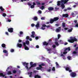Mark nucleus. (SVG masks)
<instances>
[{"instance_id":"1","label":"nucleus","mask_w":78,"mask_h":78,"mask_svg":"<svg viewBox=\"0 0 78 78\" xmlns=\"http://www.w3.org/2000/svg\"><path fill=\"white\" fill-rule=\"evenodd\" d=\"M29 64V63H26V62H24L23 63V66H25V65H26L25 67L26 68H27V70H30V69H31V68H32V67H34L37 66V64H36V63H34L32 65H31L30 67L28 68V66Z\"/></svg>"},{"instance_id":"2","label":"nucleus","mask_w":78,"mask_h":78,"mask_svg":"<svg viewBox=\"0 0 78 78\" xmlns=\"http://www.w3.org/2000/svg\"><path fill=\"white\" fill-rule=\"evenodd\" d=\"M70 39L68 40V41L70 43H73L75 41H77V39L75 37L73 38L72 37L70 38Z\"/></svg>"},{"instance_id":"3","label":"nucleus","mask_w":78,"mask_h":78,"mask_svg":"<svg viewBox=\"0 0 78 78\" xmlns=\"http://www.w3.org/2000/svg\"><path fill=\"white\" fill-rule=\"evenodd\" d=\"M70 76L73 78H75L76 76V73L75 72H73L70 73Z\"/></svg>"},{"instance_id":"4","label":"nucleus","mask_w":78,"mask_h":78,"mask_svg":"<svg viewBox=\"0 0 78 78\" xmlns=\"http://www.w3.org/2000/svg\"><path fill=\"white\" fill-rule=\"evenodd\" d=\"M63 3L64 4V1H62V0H61V1H58L57 2V6H60L61 5V3Z\"/></svg>"},{"instance_id":"5","label":"nucleus","mask_w":78,"mask_h":78,"mask_svg":"<svg viewBox=\"0 0 78 78\" xmlns=\"http://www.w3.org/2000/svg\"><path fill=\"white\" fill-rule=\"evenodd\" d=\"M3 53L5 54V56H8V51L5 49L3 50Z\"/></svg>"},{"instance_id":"6","label":"nucleus","mask_w":78,"mask_h":78,"mask_svg":"<svg viewBox=\"0 0 78 78\" xmlns=\"http://www.w3.org/2000/svg\"><path fill=\"white\" fill-rule=\"evenodd\" d=\"M65 69H66V71H69L70 69H71V67H70V66H67L66 67H64Z\"/></svg>"},{"instance_id":"7","label":"nucleus","mask_w":78,"mask_h":78,"mask_svg":"<svg viewBox=\"0 0 78 78\" xmlns=\"http://www.w3.org/2000/svg\"><path fill=\"white\" fill-rule=\"evenodd\" d=\"M36 27L37 28V29L38 30V28L40 27L41 26H40V24L39 23V22H37V25H35Z\"/></svg>"},{"instance_id":"8","label":"nucleus","mask_w":78,"mask_h":78,"mask_svg":"<svg viewBox=\"0 0 78 78\" xmlns=\"http://www.w3.org/2000/svg\"><path fill=\"white\" fill-rule=\"evenodd\" d=\"M8 31L9 33H13V28H11L8 29Z\"/></svg>"},{"instance_id":"9","label":"nucleus","mask_w":78,"mask_h":78,"mask_svg":"<svg viewBox=\"0 0 78 78\" xmlns=\"http://www.w3.org/2000/svg\"><path fill=\"white\" fill-rule=\"evenodd\" d=\"M62 16L63 17H65L66 18H67L69 17V14L67 13L65 14H63L62 15Z\"/></svg>"},{"instance_id":"10","label":"nucleus","mask_w":78,"mask_h":78,"mask_svg":"<svg viewBox=\"0 0 78 78\" xmlns=\"http://www.w3.org/2000/svg\"><path fill=\"white\" fill-rule=\"evenodd\" d=\"M31 33H32V35H31V37L34 38V35H35V32L34 31H32Z\"/></svg>"},{"instance_id":"11","label":"nucleus","mask_w":78,"mask_h":78,"mask_svg":"<svg viewBox=\"0 0 78 78\" xmlns=\"http://www.w3.org/2000/svg\"><path fill=\"white\" fill-rule=\"evenodd\" d=\"M59 19V18L58 17H55L53 19H54V20L55 22H56V21L58 20Z\"/></svg>"},{"instance_id":"12","label":"nucleus","mask_w":78,"mask_h":78,"mask_svg":"<svg viewBox=\"0 0 78 78\" xmlns=\"http://www.w3.org/2000/svg\"><path fill=\"white\" fill-rule=\"evenodd\" d=\"M17 47H19V48H22V44L20 43H17Z\"/></svg>"},{"instance_id":"13","label":"nucleus","mask_w":78,"mask_h":78,"mask_svg":"<svg viewBox=\"0 0 78 78\" xmlns=\"http://www.w3.org/2000/svg\"><path fill=\"white\" fill-rule=\"evenodd\" d=\"M67 50L68 51H70V47H68L66 48H65L64 51H67Z\"/></svg>"},{"instance_id":"14","label":"nucleus","mask_w":78,"mask_h":78,"mask_svg":"<svg viewBox=\"0 0 78 78\" xmlns=\"http://www.w3.org/2000/svg\"><path fill=\"white\" fill-rule=\"evenodd\" d=\"M55 22V21L54 20V19H53L52 18L50 20V23L52 24Z\"/></svg>"},{"instance_id":"15","label":"nucleus","mask_w":78,"mask_h":78,"mask_svg":"<svg viewBox=\"0 0 78 78\" xmlns=\"http://www.w3.org/2000/svg\"><path fill=\"white\" fill-rule=\"evenodd\" d=\"M39 67H37V70H41V69H42V66H41V65H39Z\"/></svg>"},{"instance_id":"16","label":"nucleus","mask_w":78,"mask_h":78,"mask_svg":"<svg viewBox=\"0 0 78 78\" xmlns=\"http://www.w3.org/2000/svg\"><path fill=\"white\" fill-rule=\"evenodd\" d=\"M43 45H46V46H47L48 45V43L46 41H44L43 42Z\"/></svg>"},{"instance_id":"17","label":"nucleus","mask_w":78,"mask_h":78,"mask_svg":"<svg viewBox=\"0 0 78 78\" xmlns=\"http://www.w3.org/2000/svg\"><path fill=\"white\" fill-rule=\"evenodd\" d=\"M2 48H6V44H5L3 43L2 44Z\"/></svg>"},{"instance_id":"18","label":"nucleus","mask_w":78,"mask_h":78,"mask_svg":"<svg viewBox=\"0 0 78 78\" xmlns=\"http://www.w3.org/2000/svg\"><path fill=\"white\" fill-rule=\"evenodd\" d=\"M61 30V27H58V29H57L56 30V31L57 33L59 32H60V31Z\"/></svg>"},{"instance_id":"19","label":"nucleus","mask_w":78,"mask_h":78,"mask_svg":"<svg viewBox=\"0 0 78 78\" xmlns=\"http://www.w3.org/2000/svg\"><path fill=\"white\" fill-rule=\"evenodd\" d=\"M48 9L49 11H53L54 9V8L51 7H50L48 8Z\"/></svg>"},{"instance_id":"20","label":"nucleus","mask_w":78,"mask_h":78,"mask_svg":"<svg viewBox=\"0 0 78 78\" xmlns=\"http://www.w3.org/2000/svg\"><path fill=\"white\" fill-rule=\"evenodd\" d=\"M35 78H41V76L38 75H36L34 76Z\"/></svg>"},{"instance_id":"21","label":"nucleus","mask_w":78,"mask_h":78,"mask_svg":"<svg viewBox=\"0 0 78 78\" xmlns=\"http://www.w3.org/2000/svg\"><path fill=\"white\" fill-rule=\"evenodd\" d=\"M62 9H64L65 8V5H64V4L63 3H62L61 5Z\"/></svg>"},{"instance_id":"22","label":"nucleus","mask_w":78,"mask_h":78,"mask_svg":"<svg viewBox=\"0 0 78 78\" xmlns=\"http://www.w3.org/2000/svg\"><path fill=\"white\" fill-rule=\"evenodd\" d=\"M75 12H76L75 11L71 13V15L73 17H75V16H74V15H75Z\"/></svg>"},{"instance_id":"23","label":"nucleus","mask_w":78,"mask_h":78,"mask_svg":"<svg viewBox=\"0 0 78 78\" xmlns=\"http://www.w3.org/2000/svg\"><path fill=\"white\" fill-rule=\"evenodd\" d=\"M28 74H30L29 77H32V74H33V73L32 72L28 73Z\"/></svg>"},{"instance_id":"24","label":"nucleus","mask_w":78,"mask_h":78,"mask_svg":"<svg viewBox=\"0 0 78 78\" xmlns=\"http://www.w3.org/2000/svg\"><path fill=\"white\" fill-rule=\"evenodd\" d=\"M24 49L25 50H29V48H28V47L26 46L25 47H24Z\"/></svg>"},{"instance_id":"25","label":"nucleus","mask_w":78,"mask_h":78,"mask_svg":"<svg viewBox=\"0 0 78 78\" xmlns=\"http://www.w3.org/2000/svg\"><path fill=\"white\" fill-rule=\"evenodd\" d=\"M34 20H35V21H36V20H37V16H35L33 18Z\"/></svg>"},{"instance_id":"26","label":"nucleus","mask_w":78,"mask_h":78,"mask_svg":"<svg viewBox=\"0 0 78 78\" xmlns=\"http://www.w3.org/2000/svg\"><path fill=\"white\" fill-rule=\"evenodd\" d=\"M26 44L27 45H29L30 44V41L28 40H27L26 41Z\"/></svg>"},{"instance_id":"27","label":"nucleus","mask_w":78,"mask_h":78,"mask_svg":"<svg viewBox=\"0 0 78 78\" xmlns=\"http://www.w3.org/2000/svg\"><path fill=\"white\" fill-rule=\"evenodd\" d=\"M0 76H2V77H5V75H3V73H0Z\"/></svg>"},{"instance_id":"28","label":"nucleus","mask_w":78,"mask_h":78,"mask_svg":"<svg viewBox=\"0 0 78 78\" xmlns=\"http://www.w3.org/2000/svg\"><path fill=\"white\" fill-rule=\"evenodd\" d=\"M73 30V28H71L70 29H69V30H68V32L69 33H70V32H72V30Z\"/></svg>"},{"instance_id":"29","label":"nucleus","mask_w":78,"mask_h":78,"mask_svg":"<svg viewBox=\"0 0 78 78\" xmlns=\"http://www.w3.org/2000/svg\"><path fill=\"white\" fill-rule=\"evenodd\" d=\"M66 24L65 23H62V26L63 28H65V27H66Z\"/></svg>"},{"instance_id":"30","label":"nucleus","mask_w":78,"mask_h":78,"mask_svg":"<svg viewBox=\"0 0 78 78\" xmlns=\"http://www.w3.org/2000/svg\"><path fill=\"white\" fill-rule=\"evenodd\" d=\"M47 51H49L48 53H51V49H47Z\"/></svg>"},{"instance_id":"31","label":"nucleus","mask_w":78,"mask_h":78,"mask_svg":"<svg viewBox=\"0 0 78 78\" xmlns=\"http://www.w3.org/2000/svg\"><path fill=\"white\" fill-rule=\"evenodd\" d=\"M12 72L13 73L15 74V73H17V71H16L15 70H13Z\"/></svg>"},{"instance_id":"32","label":"nucleus","mask_w":78,"mask_h":78,"mask_svg":"<svg viewBox=\"0 0 78 78\" xmlns=\"http://www.w3.org/2000/svg\"><path fill=\"white\" fill-rule=\"evenodd\" d=\"M7 74L8 75H11V74H12L11 71H8L7 73Z\"/></svg>"},{"instance_id":"33","label":"nucleus","mask_w":78,"mask_h":78,"mask_svg":"<svg viewBox=\"0 0 78 78\" xmlns=\"http://www.w3.org/2000/svg\"><path fill=\"white\" fill-rule=\"evenodd\" d=\"M0 9L1 10V11H4V9L3 8V7L2 6L0 7Z\"/></svg>"},{"instance_id":"34","label":"nucleus","mask_w":78,"mask_h":78,"mask_svg":"<svg viewBox=\"0 0 78 78\" xmlns=\"http://www.w3.org/2000/svg\"><path fill=\"white\" fill-rule=\"evenodd\" d=\"M55 64H56V66L58 68L59 67V64L58 63V62H56Z\"/></svg>"},{"instance_id":"35","label":"nucleus","mask_w":78,"mask_h":78,"mask_svg":"<svg viewBox=\"0 0 78 78\" xmlns=\"http://www.w3.org/2000/svg\"><path fill=\"white\" fill-rule=\"evenodd\" d=\"M2 16L5 17H6V14L5 13H3L2 14Z\"/></svg>"},{"instance_id":"36","label":"nucleus","mask_w":78,"mask_h":78,"mask_svg":"<svg viewBox=\"0 0 78 78\" xmlns=\"http://www.w3.org/2000/svg\"><path fill=\"white\" fill-rule=\"evenodd\" d=\"M49 69H50L47 70V71H48V72H51V68L50 67Z\"/></svg>"},{"instance_id":"37","label":"nucleus","mask_w":78,"mask_h":78,"mask_svg":"<svg viewBox=\"0 0 78 78\" xmlns=\"http://www.w3.org/2000/svg\"><path fill=\"white\" fill-rule=\"evenodd\" d=\"M52 70V71H54V72H55V67H53Z\"/></svg>"},{"instance_id":"38","label":"nucleus","mask_w":78,"mask_h":78,"mask_svg":"<svg viewBox=\"0 0 78 78\" xmlns=\"http://www.w3.org/2000/svg\"><path fill=\"white\" fill-rule=\"evenodd\" d=\"M36 3H37V5H41V3L38 2H36Z\"/></svg>"},{"instance_id":"39","label":"nucleus","mask_w":78,"mask_h":78,"mask_svg":"<svg viewBox=\"0 0 78 78\" xmlns=\"http://www.w3.org/2000/svg\"><path fill=\"white\" fill-rule=\"evenodd\" d=\"M41 30H44L45 29V28L44 27H43V26H42L41 27Z\"/></svg>"},{"instance_id":"40","label":"nucleus","mask_w":78,"mask_h":78,"mask_svg":"<svg viewBox=\"0 0 78 78\" xmlns=\"http://www.w3.org/2000/svg\"><path fill=\"white\" fill-rule=\"evenodd\" d=\"M55 45H57V46H58V45H59V43H58L57 42H55Z\"/></svg>"},{"instance_id":"41","label":"nucleus","mask_w":78,"mask_h":78,"mask_svg":"<svg viewBox=\"0 0 78 78\" xmlns=\"http://www.w3.org/2000/svg\"><path fill=\"white\" fill-rule=\"evenodd\" d=\"M48 45H52V42H48Z\"/></svg>"},{"instance_id":"42","label":"nucleus","mask_w":78,"mask_h":78,"mask_svg":"<svg viewBox=\"0 0 78 78\" xmlns=\"http://www.w3.org/2000/svg\"><path fill=\"white\" fill-rule=\"evenodd\" d=\"M41 65V66H45V64L44 63H41V65Z\"/></svg>"},{"instance_id":"43","label":"nucleus","mask_w":78,"mask_h":78,"mask_svg":"<svg viewBox=\"0 0 78 78\" xmlns=\"http://www.w3.org/2000/svg\"><path fill=\"white\" fill-rule=\"evenodd\" d=\"M73 54L74 55H76V54H77V52H76V51H74L73 52Z\"/></svg>"},{"instance_id":"44","label":"nucleus","mask_w":78,"mask_h":78,"mask_svg":"<svg viewBox=\"0 0 78 78\" xmlns=\"http://www.w3.org/2000/svg\"><path fill=\"white\" fill-rule=\"evenodd\" d=\"M11 52H12H12H14V49H12L10 50Z\"/></svg>"},{"instance_id":"45","label":"nucleus","mask_w":78,"mask_h":78,"mask_svg":"<svg viewBox=\"0 0 78 78\" xmlns=\"http://www.w3.org/2000/svg\"><path fill=\"white\" fill-rule=\"evenodd\" d=\"M29 39H30V37H29V36H27L26 37V39H27V40H29Z\"/></svg>"},{"instance_id":"46","label":"nucleus","mask_w":78,"mask_h":78,"mask_svg":"<svg viewBox=\"0 0 78 78\" xmlns=\"http://www.w3.org/2000/svg\"><path fill=\"white\" fill-rule=\"evenodd\" d=\"M52 47L53 48H56V45L54 44L52 45Z\"/></svg>"},{"instance_id":"47","label":"nucleus","mask_w":78,"mask_h":78,"mask_svg":"<svg viewBox=\"0 0 78 78\" xmlns=\"http://www.w3.org/2000/svg\"><path fill=\"white\" fill-rule=\"evenodd\" d=\"M67 58H68V59H69V60H70L71 57L70 56H68Z\"/></svg>"},{"instance_id":"48","label":"nucleus","mask_w":78,"mask_h":78,"mask_svg":"<svg viewBox=\"0 0 78 78\" xmlns=\"http://www.w3.org/2000/svg\"><path fill=\"white\" fill-rule=\"evenodd\" d=\"M30 8H32V9L34 8V5H31L30 6Z\"/></svg>"},{"instance_id":"49","label":"nucleus","mask_w":78,"mask_h":78,"mask_svg":"<svg viewBox=\"0 0 78 78\" xmlns=\"http://www.w3.org/2000/svg\"><path fill=\"white\" fill-rule=\"evenodd\" d=\"M23 46L24 47H26V46H27L26 45V42H23Z\"/></svg>"},{"instance_id":"50","label":"nucleus","mask_w":78,"mask_h":78,"mask_svg":"<svg viewBox=\"0 0 78 78\" xmlns=\"http://www.w3.org/2000/svg\"><path fill=\"white\" fill-rule=\"evenodd\" d=\"M45 8V7H44V6H42L41 7V9L42 10H43L44 9V8Z\"/></svg>"},{"instance_id":"51","label":"nucleus","mask_w":78,"mask_h":78,"mask_svg":"<svg viewBox=\"0 0 78 78\" xmlns=\"http://www.w3.org/2000/svg\"><path fill=\"white\" fill-rule=\"evenodd\" d=\"M23 33V32L22 31H20V34L21 35H22Z\"/></svg>"},{"instance_id":"52","label":"nucleus","mask_w":78,"mask_h":78,"mask_svg":"<svg viewBox=\"0 0 78 78\" xmlns=\"http://www.w3.org/2000/svg\"><path fill=\"white\" fill-rule=\"evenodd\" d=\"M58 39H59V38H60V37H61V35L60 34H58Z\"/></svg>"},{"instance_id":"53","label":"nucleus","mask_w":78,"mask_h":78,"mask_svg":"<svg viewBox=\"0 0 78 78\" xmlns=\"http://www.w3.org/2000/svg\"><path fill=\"white\" fill-rule=\"evenodd\" d=\"M67 52L66 51H65L63 52V54H64V55H66V54H67Z\"/></svg>"},{"instance_id":"54","label":"nucleus","mask_w":78,"mask_h":78,"mask_svg":"<svg viewBox=\"0 0 78 78\" xmlns=\"http://www.w3.org/2000/svg\"><path fill=\"white\" fill-rule=\"evenodd\" d=\"M51 26L50 25H48V26H46V27L47 28H51Z\"/></svg>"},{"instance_id":"55","label":"nucleus","mask_w":78,"mask_h":78,"mask_svg":"<svg viewBox=\"0 0 78 78\" xmlns=\"http://www.w3.org/2000/svg\"><path fill=\"white\" fill-rule=\"evenodd\" d=\"M67 9L68 10H71L72 8L69 7V8H67Z\"/></svg>"},{"instance_id":"56","label":"nucleus","mask_w":78,"mask_h":78,"mask_svg":"<svg viewBox=\"0 0 78 78\" xmlns=\"http://www.w3.org/2000/svg\"><path fill=\"white\" fill-rule=\"evenodd\" d=\"M35 26V24H34V23H32L31 24V26L32 27H34Z\"/></svg>"},{"instance_id":"57","label":"nucleus","mask_w":78,"mask_h":78,"mask_svg":"<svg viewBox=\"0 0 78 78\" xmlns=\"http://www.w3.org/2000/svg\"><path fill=\"white\" fill-rule=\"evenodd\" d=\"M42 27H44V28H45V27H46V25L45 24H43V25H42Z\"/></svg>"},{"instance_id":"58","label":"nucleus","mask_w":78,"mask_h":78,"mask_svg":"<svg viewBox=\"0 0 78 78\" xmlns=\"http://www.w3.org/2000/svg\"><path fill=\"white\" fill-rule=\"evenodd\" d=\"M33 62H31L30 63V66H32V65H33Z\"/></svg>"},{"instance_id":"59","label":"nucleus","mask_w":78,"mask_h":78,"mask_svg":"<svg viewBox=\"0 0 78 78\" xmlns=\"http://www.w3.org/2000/svg\"><path fill=\"white\" fill-rule=\"evenodd\" d=\"M36 47L37 48H39V46L38 45H37Z\"/></svg>"},{"instance_id":"60","label":"nucleus","mask_w":78,"mask_h":78,"mask_svg":"<svg viewBox=\"0 0 78 78\" xmlns=\"http://www.w3.org/2000/svg\"><path fill=\"white\" fill-rule=\"evenodd\" d=\"M38 12L39 13V14H41L42 13V11L41 10H39L38 11Z\"/></svg>"},{"instance_id":"61","label":"nucleus","mask_w":78,"mask_h":78,"mask_svg":"<svg viewBox=\"0 0 78 78\" xmlns=\"http://www.w3.org/2000/svg\"><path fill=\"white\" fill-rule=\"evenodd\" d=\"M41 20H45V18L44 17H42L41 18Z\"/></svg>"},{"instance_id":"62","label":"nucleus","mask_w":78,"mask_h":78,"mask_svg":"<svg viewBox=\"0 0 78 78\" xmlns=\"http://www.w3.org/2000/svg\"><path fill=\"white\" fill-rule=\"evenodd\" d=\"M39 39V37H35V39L36 40H37V39Z\"/></svg>"},{"instance_id":"63","label":"nucleus","mask_w":78,"mask_h":78,"mask_svg":"<svg viewBox=\"0 0 78 78\" xmlns=\"http://www.w3.org/2000/svg\"><path fill=\"white\" fill-rule=\"evenodd\" d=\"M18 42H19V43H20V42H22V40H19L18 41Z\"/></svg>"},{"instance_id":"64","label":"nucleus","mask_w":78,"mask_h":78,"mask_svg":"<svg viewBox=\"0 0 78 78\" xmlns=\"http://www.w3.org/2000/svg\"><path fill=\"white\" fill-rule=\"evenodd\" d=\"M28 5H29V6H31V4L30 3L28 2Z\"/></svg>"}]
</instances>
